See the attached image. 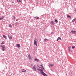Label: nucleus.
<instances>
[{"instance_id":"nucleus-1","label":"nucleus","mask_w":76,"mask_h":76,"mask_svg":"<svg viewBox=\"0 0 76 76\" xmlns=\"http://www.w3.org/2000/svg\"><path fill=\"white\" fill-rule=\"evenodd\" d=\"M37 70H39V71H40L41 73H42L43 75H44V76H47V74L44 73V72H43V70H42V69H37Z\"/></svg>"},{"instance_id":"nucleus-2","label":"nucleus","mask_w":76,"mask_h":76,"mask_svg":"<svg viewBox=\"0 0 76 76\" xmlns=\"http://www.w3.org/2000/svg\"><path fill=\"white\" fill-rule=\"evenodd\" d=\"M1 47H2V51H5V50H6V48L5 45H1Z\"/></svg>"},{"instance_id":"nucleus-3","label":"nucleus","mask_w":76,"mask_h":76,"mask_svg":"<svg viewBox=\"0 0 76 76\" xmlns=\"http://www.w3.org/2000/svg\"><path fill=\"white\" fill-rule=\"evenodd\" d=\"M38 43V42L37 41V39H36V38H35L34 40V45L36 46H37V44Z\"/></svg>"},{"instance_id":"nucleus-4","label":"nucleus","mask_w":76,"mask_h":76,"mask_svg":"<svg viewBox=\"0 0 76 76\" xmlns=\"http://www.w3.org/2000/svg\"><path fill=\"white\" fill-rule=\"evenodd\" d=\"M33 68L34 69H35V71H37V70L36 69H37V65L36 64L35 65L33 66Z\"/></svg>"},{"instance_id":"nucleus-5","label":"nucleus","mask_w":76,"mask_h":76,"mask_svg":"<svg viewBox=\"0 0 76 76\" xmlns=\"http://www.w3.org/2000/svg\"><path fill=\"white\" fill-rule=\"evenodd\" d=\"M16 47H18V48H20V45L19 44H17L15 46Z\"/></svg>"},{"instance_id":"nucleus-6","label":"nucleus","mask_w":76,"mask_h":76,"mask_svg":"<svg viewBox=\"0 0 76 76\" xmlns=\"http://www.w3.org/2000/svg\"><path fill=\"white\" fill-rule=\"evenodd\" d=\"M50 24L52 25H54V21H51L50 22Z\"/></svg>"},{"instance_id":"nucleus-7","label":"nucleus","mask_w":76,"mask_h":76,"mask_svg":"<svg viewBox=\"0 0 76 76\" xmlns=\"http://www.w3.org/2000/svg\"><path fill=\"white\" fill-rule=\"evenodd\" d=\"M8 37H9L10 39H12V37L10 36L9 35H8Z\"/></svg>"},{"instance_id":"nucleus-8","label":"nucleus","mask_w":76,"mask_h":76,"mask_svg":"<svg viewBox=\"0 0 76 76\" xmlns=\"http://www.w3.org/2000/svg\"><path fill=\"white\" fill-rule=\"evenodd\" d=\"M34 61L38 62L39 61V60L37 58H35L34 59Z\"/></svg>"},{"instance_id":"nucleus-9","label":"nucleus","mask_w":76,"mask_h":76,"mask_svg":"<svg viewBox=\"0 0 76 76\" xmlns=\"http://www.w3.org/2000/svg\"><path fill=\"white\" fill-rule=\"evenodd\" d=\"M54 66L53 64H50L48 65V66H50V67H53V66Z\"/></svg>"},{"instance_id":"nucleus-10","label":"nucleus","mask_w":76,"mask_h":76,"mask_svg":"<svg viewBox=\"0 0 76 76\" xmlns=\"http://www.w3.org/2000/svg\"><path fill=\"white\" fill-rule=\"evenodd\" d=\"M3 37L4 38H5V39H7V36H6V35H3Z\"/></svg>"},{"instance_id":"nucleus-11","label":"nucleus","mask_w":76,"mask_h":76,"mask_svg":"<svg viewBox=\"0 0 76 76\" xmlns=\"http://www.w3.org/2000/svg\"><path fill=\"white\" fill-rule=\"evenodd\" d=\"M28 58L29 60H31V56L30 55V54L28 55Z\"/></svg>"},{"instance_id":"nucleus-12","label":"nucleus","mask_w":76,"mask_h":76,"mask_svg":"<svg viewBox=\"0 0 76 76\" xmlns=\"http://www.w3.org/2000/svg\"><path fill=\"white\" fill-rule=\"evenodd\" d=\"M59 39L60 40H61V38H60V37H58L57 39V41H58Z\"/></svg>"},{"instance_id":"nucleus-13","label":"nucleus","mask_w":76,"mask_h":76,"mask_svg":"<svg viewBox=\"0 0 76 76\" xmlns=\"http://www.w3.org/2000/svg\"><path fill=\"white\" fill-rule=\"evenodd\" d=\"M44 42H46L47 41H48V39H45L44 40Z\"/></svg>"},{"instance_id":"nucleus-14","label":"nucleus","mask_w":76,"mask_h":76,"mask_svg":"<svg viewBox=\"0 0 76 76\" xmlns=\"http://www.w3.org/2000/svg\"><path fill=\"white\" fill-rule=\"evenodd\" d=\"M9 26L10 28H12V25L11 24H10L9 25Z\"/></svg>"},{"instance_id":"nucleus-15","label":"nucleus","mask_w":76,"mask_h":76,"mask_svg":"<svg viewBox=\"0 0 76 76\" xmlns=\"http://www.w3.org/2000/svg\"><path fill=\"white\" fill-rule=\"evenodd\" d=\"M67 17L69 18V19H71V16L69 15H67Z\"/></svg>"},{"instance_id":"nucleus-16","label":"nucleus","mask_w":76,"mask_h":76,"mask_svg":"<svg viewBox=\"0 0 76 76\" xmlns=\"http://www.w3.org/2000/svg\"><path fill=\"white\" fill-rule=\"evenodd\" d=\"M22 72H26V70H25V69H22Z\"/></svg>"},{"instance_id":"nucleus-17","label":"nucleus","mask_w":76,"mask_h":76,"mask_svg":"<svg viewBox=\"0 0 76 76\" xmlns=\"http://www.w3.org/2000/svg\"><path fill=\"white\" fill-rule=\"evenodd\" d=\"M4 18V16H3L2 17L0 18V20H1L3 19Z\"/></svg>"},{"instance_id":"nucleus-18","label":"nucleus","mask_w":76,"mask_h":76,"mask_svg":"<svg viewBox=\"0 0 76 76\" xmlns=\"http://www.w3.org/2000/svg\"><path fill=\"white\" fill-rule=\"evenodd\" d=\"M17 2L18 3H20V2H21V0H17Z\"/></svg>"},{"instance_id":"nucleus-19","label":"nucleus","mask_w":76,"mask_h":76,"mask_svg":"<svg viewBox=\"0 0 76 76\" xmlns=\"http://www.w3.org/2000/svg\"><path fill=\"white\" fill-rule=\"evenodd\" d=\"M74 31H71L70 33L71 34H74Z\"/></svg>"},{"instance_id":"nucleus-20","label":"nucleus","mask_w":76,"mask_h":76,"mask_svg":"<svg viewBox=\"0 0 76 76\" xmlns=\"http://www.w3.org/2000/svg\"><path fill=\"white\" fill-rule=\"evenodd\" d=\"M36 19H39V18L38 17H35Z\"/></svg>"},{"instance_id":"nucleus-21","label":"nucleus","mask_w":76,"mask_h":76,"mask_svg":"<svg viewBox=\"0 0 76 76\" xmlns=\"http://www.w3.org/2000/svg\"><path fill=\"white\" fill-rule=\"evenodd\" d=\"M75 19H74L72 21V22H75Z\"/></svg>"},{"instance_id":"nucleus-22","label":"nucleus","mask_w":76,"mask_h":76,"mask_svg":"<svg viewBox=\"0 0 76 76\" xmlns=\"http://www.w3.org/2000/svg\"><path fill=\"white\" fill-rule=\"evenodd\" d=\"M4 41H3L1 43V44H4Z\"/></svg>"},{"instance_id":"nucleus-23","label":"nucleus","mask_w":76,"mask_h":76,"mask_svg":"<svg viewBox=\"0 0 76 76\" xmlns=\"http://www.w3.org/2000/svg\"><path fill=\"white\" fill-rule=\"evenodd\" d=\"M75 48V46H73L72 47V48H73V49Z\"/></svg>"},{"instance_id":"nucleus-24","label":"nucleus","mask_w":76,"mask_h":76,"mask_svg":"<svg viewBox=\"0 0 76 76\" xmlns=\"http://www.w3.org/2000/svg\"><path fill=\"white\" fill-rule=\"evenodd\" d=\"M55 21L56 22V23H57V22H58V21H57V20H55Z\"/></svg>"},{"instance_id":"nucleus-25","label":"nucleus","mask_w":76,"mask_h":76,"mask_svg":"<svg viewBox=\"0 0 76 76\" xmlns=\"http://www.w3.org/2000/svg\"><path fill=\"white\" fill-rule=\"evenodd\" d=\"M13 20H15V19H16V18L15 17H14L13 19H12Z\"/></svg>"},{"instance_id":"nucleus-26","label":"nucleus","mask_w":76,"mask_h":76,"mask_svg":"<svg viewBox=\"0 0 76 76\" xmlns=\"http://www.w3.org/2000/svg\"><path fill=\"white\" fill-rule=\"evenodd\" d=\"M74 34H76V31H74Z\"/></svg>"},{"instance_id":"nucleus-27","label":"nucleus","mask_w":76,"mask_h":76,"mask_svg":"<svg viewBox=\"0 0 76 76\" xmlns=\"http://www.w3.org/2000/svg\"><path fill=\"white\" fill-rule=\"evenodd\" d=\"M70 48H71V46H69V47H68V48L70 49Z\"/></svg>"},{"instance_id":"nucleus-28","label":"nucleus","mask_w":76,"mask_h":76,"mask_svg":"<svg viewBox=\"0 0 76 76\" xmlns=\"http://www.w3.org/2000/svg\"><path fill=\"white\" fill-rule=\"evenodd\" d=\"M68 50H69V51H70V49H68Z\"/></svg>"},{"instance_id":"nucleus-29","label":"nucleus","mask_w":76,"mask_h":76,"mask_svg":"<svg viewBox=\"0 0 76 76\" xmlns=\"http://www.w3.org/2000/svg\"><path fill=\"white\" fill-rule=\"evenodd\" d=\"M18 23H16V25H18Z\"/></svg>"},{"instance_id":"nucleus-30","label":"nucleus","mask_w":76,"mask_h":76,"mask_svg":"<svg viewBox=\"0 0 76 76\" xmlns=\"http://www.w3.org/2000/svg\"><path fill=\"white\" fill-rule=\"evenodd\" d=\"M40 66H42V67L43 66H42V65H40Z\"/></svg>"},{"instance_id":"nucleus-31","label":"nucleus","mask_w":76,"mask_h":76,"mask_svg":"<svg viewBox=\"0 0 76 76\" xmlns=\"http://www.w3.org/2000/svg\"><path fill=\"white\" fill-rule=\"evenodd\" d=\"M42 68H43V69L44 70V67H43V66H42Z\"/></svg>"},{"instance_id":"nucleus-32","label":"nucleus","mask_w":76,"mask_h":76,"mask_svg":"<svg viewBox=\"0 0 76 76\" xmlns=\"http://www.w3.org/2000/svg\"><path fill=\"white\" fill-rule=\"evenodd\" d=\"M16 20V21H18V19Z\"/></svg>"},{"instance_id":"nucleus-33","label":"nucleus","mask_w":76,"mask_h":76,"mask_svg":"<svg viewBox=\"0 0 76 76\" xmlns=\"http://www.w3.org/2000/svg\"><path fill=\"white\" fill-rule=\"evenodd\" d=\"M38 66V67H39V68H40V67H39V66Z\"/></svg>"},{"instance_id":"nucleus-34","label":"nucleus","mask_w":76,"mask_h":76,"mask_svg":"<svg viewBox=\"0 0 76 76\" xmlns=\"http://www.w3.org/2000/svg\"><path fill=\"white\" fill-rule=\"evenodd\" d=\"M38 66V67H39V68H40V67H39V66Z\"/></svg>"},{"instance_id":"nucleus-35","label":"nucleus","mask_w":76,"mask_h":76,"mask_svg":"<svg viewBox=\"0 0 76 76\" xmlns=\"http://www.w3.org/2000/svg\"><path fill=\"white\" fill-rule=\"evenodd\" d=\"M24 0V1H26V0Z\"/></svg>"},{"instance_id":"nucleus-36","label":"nucleus","mask_w":76,"mask_h":76,"mask_svg":"<svg viewBox=\"0 0 76 76\" xmlns=\"http://www.w3.org/2000/svg\"><path fill=\"white\" fill-rule=\"evenodd\" d=\"M9 76H11V75H9Z\"/></svg>"},{"instance_id":"nucleus-37","label":"nucleus","mask_w":76,"mask_h":76,"mask_svg":"<svg viewBox=\"0 0 76 76\" xmlns=\"http://www.w3.org/2000/svg\"><path fill=\"white\" fill-rule=\"evenodd\" d=\"M12 3H13V2H12Z\"/></svg>"},{"instance_id":"nucleus-38","label":"nucleus","mask_w":76,"mask_h":76,"mask_svg":"<svg viewBox=\"0 0 76 76\" xmlns=\"http://www.w3.org/2000/svg\"><path fill=\"white\" fill-rule=\"evenodd\" d=\"M75 0V1H76V0Z\"/></svg>"}]
</instances>
